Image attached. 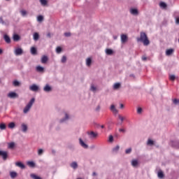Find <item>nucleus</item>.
I'll return each mask as SVG.
<instances>
[{"mask_svg":"<svg viewBox=\"0 0 179 179\" xmlns=\"http://www.w3.org/2000/svg\"><path fill=\"white\" fill-rule=\"evenodd\" d=\"M113 52H114L111 49H106V53L107 54V55H113Z\"/></svg>","mask_w":179,"mask_h":179,"instance_id":"obj_33","label":"nucleus"},{"mask_svg":"<svg viewBox=\"0 0 179 179\" xmlns=\"http://www.w3.org/2000/svg\"><path fill=\"white\" fill-rule=\"evenodd\" d=\"M137 113H138V114H141L142 113V108H138L137 109Z\"/></svg>","mask_w":179,"mask_h":179,"instance_id":"obj_53","label":"nucleus"},{"mask_svg":"<svg viewBox=\"0 0 179 179\" xmlns=\"http://www.w3.org/2000/svg\"><path fill=\"white\" fill-rule=\"evenodd\" d=\"M0 129H1L2 131L6 129V124H5L4 123L0 124Z\"/></svg>","mask_w":179,"mask_h":179,"instance_id":"obj_37","label":"nucleus"},{"mask_svg":"<svg viewBox=\"0 0 179 179\" xmlns=\"http://www.w3.org/2000/svg\"><path fill=\"white\" fill-rule=\"evenodd\" d=\"M15 166H17V167H20V169H22V170L26 169V166H24L23 164V163L20 162H17L15 163Z\"/></svg>","mask_w":179,"mask_h":179,"instance_id":"obj_10","label":"nucleus"},{"mask_svg":"<svg viewBox=\"0 0 179 179\" xmlns=\"http://www.w3.org/2000/svg\"><path fill=\"white\" fill-rule=\"evenodd\" d=\"M13 38L14 41H19L20 36L18 34H14Z\"/></svg>","mask_w":179,"mask_h":179,"instance_id":"obj_28","label":"nucleus"},{"mask_svg":"<svg viewBox=\"0 0 179 179\" xmlns=\"http://www.w3.org/2000/svg\"><path fill=\"white\" fill-rule=\"evenodd\" d=\"M67 120H69V115L68 113H65L64 118L62 119L60 122H65V121H67Z\"/></svg>","mask_w":179,"mask_h":179,"instance_id":"obj_23","label":"nucleus"},{"mask_svg":"<svg viewBox=\"0 0 179 179\" xmlns=\"http://www.w3.org/2000/svg\"><path fill=\"white\" fill-rule=\"evenodd\" d=\"M3 51H2V49H0V55L1 54H2Z\"/></svg>","mask_w":179,"mask_h":179,"instance_id":"obj_61","label":"nucleus"},{"mask_svg":"<svg viewBox=\"0 0 179 179\" xmlns=\"http://www.w3.org/2000/svg\"><path fill=\"white\" fill-rule=\"evenodd\" d=\"M120 108H124V104L122 103L120 104Z\"/></svg>","mask_w":179,"mask_h":179,"instance_id":"obj_59","label":"nucleus"},{"mask_svg":"<svg viewBox=\"0 0 179 179\" xmlns=\"http://www.w3.org/2000/svg\"><path fill=\"white\" fill-rule=\"evenodd\" d=\"M65 37H71V32H66L64 33Z\"/></svg>","mask_w":179,"mask_h":179,"instance_id":"obj_50","label":"nucleus"},{"mask_svg":"<svg viewBox=\"0 0 179 179\" xmlns=\"http://www.w3.org/2000/svg\"><path fill=\"white\" fill-rule=\"evenodd\" d=\"M118 118L122 122L124 121V117L121 116L120 115H118Z\"/></svg>","mask_w":179,"mask_h":179,"instance_id":"obj_52","label":"nucleus"},{"mask_svg":"<svg viewBox=\"0 0 179 179\" xmlns=\"http://www.w3.org/2000/svg\"><path fill=\"white\" fill-rule=\"evenodd\" d=\"M31 54H32L33 55H36V54H37V49H36V48L32 47L31 48Z\"/></svg>","mask_w":179,"mask_h":179,"instance_id":"obj_30","label":"nucleus"},{"mask_svg":"<svg viewBox=\"0 0 179 179\" xmlns=\"http://www.w3.org/2000/svg\"><path fill=\"white\" fill-rule=\"evenodd\" d=\"M173 146H176V148H179V141H174L173 143Z\"/></svg>","mask_w":179,"mask_h":179,"instance_id":"obj_46","label":"nucleus"},{"mask_svg":"<svg viewBox=\"0 0 179 179\" xmlns=\"http://www.w3.org/2000/svg\"><path fill=\"white\" fill-rule=\"evenodd\" d=\"M13 86H19L20 85V83L17 80H14L13 83Z\"/></svg>","mask_w":179,"mask_h":179,"instance_id":"obj_43","label":"nucleus"},{"mask_svg":"<svg viewBox=\"0 0 179 179\" xmlns=\"http://www.w3.org/2000/svg\"><path fill=\"white\" fill-rule=\"evenodd\" d=\"M15 142H11V143H8V149H15Z\"/></svg>","mask_w":179,"mask_h":179,"instance_id":"obj_18","label":"nucleus"},{"mask_svg":"<svg viewBox=\"0 0 179 179\" xmlns=\"http://www.w3.org/2000/svg\"><path fill=\"white\" fill-rule=\"evenodd\" d=\"M36 72L43 73L44 72V67L41 66H37L36 68Z\"/></svg>","mask_w":179,"mask_h":179,"instance_id":"obj_16","label":"nucleus"},{"mask_svg":"<svg viewBox=\"0 0 179 179\" xmlns=\"http://www.w3.org/2000/svg\"><path fill=\"white\" fill-rule=\"evenodd\" d=\"M47 61H48V57L45 55L43 56L41 58V63L42 64H47Z\"/></svg>","mask_w":179,"mask_h":179,"instance_id":"obj_20","label":"nucleus"},{"mask_svg":"<svg viewBox=\"0 0 179 179\" xmlns=\"http://www.w3.org/2000/svg\"><path fill=\"white\" fill-rule=\"evenodd\" d=\"M108 141H109V142H113V141H114V137L112 135L109 136Z\"/></svg>","mask_w":179,"mask_h":179,"instance_id":"obj_51","label":"nucleus"},{"mask_svg":"<svg viewBox=\"0 0 179 179\" xmlns=\"http://www.w3.org/2000/svg\"><path fill=\"white\" fill-rule=\"evenodd\" d=\"M15 55H22L23 54V49L20 48H17L14 51Z\"/></svg>","mask_w":179,"mask_h":179,"instance_id":"obj_5","label":"nucleus"},{"mask_svg":"<svg viewBox=\"0 0 179 179\" xmlns=\"http://www.w3.org/2000/svg\"><path fill=\"white\" fill-rule=\"evenodd\" d=\"M0 156H1L3 160L8 159V152L0 150Z\"/></svg>","mask_w":179,"mask_h":179,"instance_id":"obj_4","label":"nucleus"},{"mask_svg":"<svg viewBox=\"0 0 179 179\" xmlns=\"http://www.w3.org/2000/svg\"><path fill=\"white\" fill-rule=\"evenodd\" d=\"M37 20L38 22H43V20H44V17H43V15H38L37 17Z\"/></svg>","mask_w":179,"mask_h":179,"instance_id":"obj_40","label":"nucleus"},{"mask_svg":"<svg viewBox=\"0 0 179 179\" xmlns=\"http://www.w3.org/2000/svg\"><path fill=\"white\" fill-rule=\"evenodd\" d=\"M20 13L22 16H26V15H27V11H26V10H21Z\"/></svg>","mask_w":179,"mask_h":179,"instance_id":"obj_41","label":"nucleus"},{"mask_svg":"<svg viewBox=\"0 0 179 179\" xmlns=\"http://www.w3.org/2000/svg\"><path fill=\"white\" fill-rule=\"evenodd\" d=\"M56 51H57V54H59V52H61V51H62V48L61 47H57L56 48Z\"/></svg>","mask_w":179,"mask_h":179,"instance_id":"obj_48","label":"nucleus"},{"mask_svg":"<svg viewBox=\"0 0 179 179\" xmlns=\"http://www.w3.org/2000/svg\"><path fill=\"white\" fill-rule=\"evenodd\" d=\"M43 90H44V92H51L52 88L50 87V86L48 84H47V85L44 87Z\"/></svg>","mask_w":179,"mask_h":179,"instance_id":"obj_17","label":"nucleus"},{"mask_svg":"<svg viewBox=\"0 0 179 179\" xmlns=\"http://www.w3.org/2000/svg\"><path fill=\"white\" fill-rule=\"evenodd\" d=\"M47 37H48L49 38H51V34L50 33H48L47 34Z\"/></svg>","mask_w":179,"mask_h":179,"instance_id":"obj_56","label":"nucleus"},{"mask_svg":"<svg viewBox=\"0 0 179 179\" xmlns=\"http://www.w3.org/2000/svg\"><path fill=\"white\" fill-rule=\"evenodd\" d=\"M173 104H178L179 105V99H175L173 100Z\"/></svg>","mask_w":179,"mask_h":179,"instance_id":"obj_49","label":"nucleus"},{"mask_svg":"<svg viewBox=\"0 0 179 179\" xmlns=\"http://www.w3.org/2000/svg\"><path fill=\"white\" fill-rule=\"evenodd\" d=\"M21 129H22V132H24V133L27 132V129H28L27 124H26L24 123L22 124Z\"/></svg>","mask_w":179,"mask_h":179,"instance_id":"obj_13","label":"nucleus"},{"mask_svg":"<svg viewBox=\"0 0 179 179\" xmlns=\"http://www.w3.org/2000/svg\"><path fill=\"white\" fill-rule=\"evenodd\" d=\"M132 152V148H129L125 150L126 155H129Z\"/></svg>","mask_w":179,"mask_h":179,"instance_id":"obj_42","label":"nucleus"},{"mask_svg":"<svg viewBox=\"0 0 179 179\" xmlns=\"http://www.w3.org/2000/svg\"><path fill=\"white\" fill-rule=\"evenodd\" d=\"M157 176L159 178H164V173L162 171H158Z\"/></svg>","mask_w":179,"mask_h":179,"instance_id":"obj_31","label":"nucleus"},{"mask_svg":"<svg viewBox=\"0 0 179 179\" xmlns=\"http://www.w3.org/2000/svg\"><path fill=\"white\" fill-rule=\"evenodd\" d=\"M121 87V83H116L113 85V89L114 90H117Z\"/></svg>","mask_w":179,"mask_h":179,"instance_id":"obj_19","label":"nucleus"},{"mask_svg":"<svg viewBox=\"0 0 179 179\" xmlns=\"http://www.w3.org/2000/svg\"><path fill=\"white\" fill-rule=\"evenodd\" d=\"M176 24H179V17H177V18H176Z\"/></svg>","mask_w":179,"mask_h":179,"instance_id":"obj_58","label":"nucleus"},{"mask_svg":"<svg viewBox=\"0 0 179 179\" xmlns=\"http://www.w3.org/2000/svg\"><path fill=\"white\" fill-rule=\"evenodd\" d=\"M130 13L131 15H134V16H136V15H138L139 11H138V9H136V8H131L130 9Z\"/></svg>","mask_w":179,"mask_h":179,"instance_id":"obj_9","label":"nucleus"},{"mask_svg":"<svg viewBox=\"0 0 179 179\" xmlns=\"http://www.w3.org/2000/svg\"><path fill=\"white\" fill-rule=\"evenodd\" d=\"M91 92H95L97 90V87L94 85L92 84L90 87Z\"/></svg>","mask_w":179,"mask_h":179,"instance_id":"obj_35","label":"nucleus"},{"mask_svg":"<svg viewBox=\"0 0 179 179\" xmlns=\"http://www.w3.org/2000/svg\"><path fill=\"white\" fill-rule=\"evenodd\" d=\"M38 38H40V35L38 34V33L35 32L34 34V41H38Z\"/></svg>","mask_w":179,"mask_h":179,"instance_id":"obj_27","label":"nucleus"},{"mask_svg":"<svg viewBox=\"0 0 179 179\" xmlns=\"http://www.w3.org/2000/svg\"><path fill=\"white\" fill-rule=\"evenodd\" d=\"M6 1H10V0H6Z\"/></svg>","mask_w":179,"mask_h":179,"instance_id":"obj_64","label":"nucleus"},{"mask_svg":"<svg viewBox=\"0 0 179 179\" xmlns=\"http://www.w3.org/2000/svg\"><path fill=\"white\" fill-rule=\"evenodd\" d=\"M159 6L162 8V9H166L167 8V4L163 1L159 3Z\"/></svg>","mask_w":179,"mask_h":179,"instance_id":"obj_26","label":"nucleus"},{"mask_svg":"<svg viewBox=\"0 0 179 179\" xmlns=\"http://www.w3.org/2000/svg\"><path fill=\"white\" fill-rule=\"evenodd\" d=\"M62 64H65V62H66V56H63L62 57Z\"/></svg>","mask_w":179,"mask_h":179,"instance_id":"obj_45","label":"nucleus"},{"mask_svg":"<svg viewBox=\"0 0 179 179\" xmlns=\"http://www.w3.org/2000/svg\"><path fill=\"white\" fill-rule=\"evenodd\" d=\"M92 176H96V172H94V173H92Z\"/></svg>","mask_w":179,"mask_h":179,"instance_id":"obj_62","label":"nucleus"},{"mask_svg":"<svg viewBox=\"0 0 179 179\" xmlns=\"http://www.w3.org/2000/svg\"><path fill=\"white\" fill-rule=\"evenodd\" d=\"M173 52H174V50L173 49H168L166 51V55L167 56H170L173 54Z\"/></svg>","mask_w":179,"mask_h":179,"instance_id":"obj_21","label":"nucleus"},{"mask_svg":"<svg viewBox=\"0 0 179 179\" xmlns=\"http://www.w3.org/2000/svg\"><path fill=\"white\" fill-rule=\"evenodd\" d=\"M137 41L143 43V45H149L150 44L148 35L145 32L140 33V37L137 38Z\"/></svg>","mask_w":179,"mask_h":179,"instance_id":"obj_1","label":"nucleus"},{"mask_svg":"<svg viewBox=\"0 0 179 179\" xmlns=\"http://www.w3.org/2000/svg\"><path fill=\"white\" fill-rule=\"evenodd\" d=\"M96 111H100V106H98L96 108Z\"/></svg>","mask_w":179,"mask_h":179,"instance_id":"obj_55","label":"nucleus"},{"mask_svg":"<svg viewBox=\"0 0 179 179\" xmlns=\"http://www.w3.org/2000/svg\"><path fill=\"white\" fill-rule=\"evenodd\" d=\"M36 99H34V98H32L29 102L28 103V104L24 107V110H23V113L24 114H27L28 111H30V108H31V107L33 106V104H34V101Z\"/></svg>","mask_w":179,"mask_h":179,"instance_id":"obj_2","label":"nucleus"},{"mask_svg":"<svg viewBox=\"0 0 179 179\" xmlns=\"http://www.w3.org/2000/svg\"><path fill=\"white\" fill-rule=\"evenodd\" d=\"M27 166H29V167H36V163H34V162L33 161H29L27 163Z\"/></svg>","mask_w":179,"mask_h":179,"instance_id":"obj_24","label":"nucleus"},{"mask_svg":"<svg viewBox=\"0 0 179 179\" xmlns=\"http://www.w3.org/2000/svg\"><path fill=\"white\" fill-rule=\"evenodd\" d=\"M128 40V36L125 34H122L121 35V41L124 44V43H127Z\"/></svg>","mask_w":179,"mask_h":179,"instance_id":"obj_11","label":"nucleus"},{"mask_svg":"<svg viewBox=\"0 0 179 179\" xmlns=\"http://www.w3.org/2000/svg\"><path fill=\"white\" fill-rule=\"evenodd\" d=\"M3 39L7 44H10V37L9 36L4 34Z\"/></svg>","mask_w":179,"mask_h":179,"instance_id":"obj_15","label":"nucleus"},{"mask_svg":"<svg viewBox=\"0 0 179 179\" xmlns=\"http://www.w3.org/2000/svg\"><path fill=\"white\" fill-rule=\"evenodd\" d=\"M30 176L33 178V179H41V178H40V176H37L36 175H35L34 173H31L30 175Z\"/></svg>","mask_w":179,"mask_h":179,"instance_id":"obj_39","label":"nucleus"},{"mask_svg":"<svg viewBox=\"0 0 179 179\" xmlns=\"http://www.w3.org/2000/svg\"><path fill=\"white\" fill-rule=\"evenodd\" d=\"M79 144L84 149H87V148H89V145H87V144H85V141H83V140H82V138H79Z\"/></svg>","mask_w":179,"mask_h":179,"instance_id":"obj_7","label":"nucleus"},{"mask_svg":"<svg viewBox=\"0 0 179 179\" xmlns=\"http://www.w3.org/2000/svg\"><path fill=\"white\" fill-rule=\"evenodd\" d=\"M40 2L41 3L42 6H47V3H48L47 0H40Z\"/></svg>","mask_w":179,"mask_h":179,"instance_id":"obj_38","label":"nucleus"},{"mask_svg":"<svg viewBox=\"0 0 179 179\" xmlns=\"http://www.w3.org/2000/svg\"><path fill=\"white\" fill-rule=\"evenodd\" d=\"M119 131L120 132H125V129H120Z\"/></svg>","mask_w":179,"mask_h":179,"instance_id":"obj_57","label":"nucleus"},{"mask_svg":"<svg viewBox=\"0 0 179 179\" xmlns=\"http://www.w3.org/2000/svg\"><path fill=\"white\" fill-rule=\"evenodd\" d=\"M147 145L148 146H153V145H155V141H153L152 139H148L147 142Z\"/></svg>","mask_w":179,"mask_h":179,"instance_id":"obj_29","label":"nucleus"},{"mask_svg":"<svg viewBox=\"0 0 179 179\" xmlns=\"http://www.w3.org/2000/svg\"><path fill=\"white\" fill-rule=\"evenodd\" d=\"M118 150H120V145H116L113 148V153H118Z\"/></svg>","mask_w":179,"mask_h":179,"instance_id":"obj_32","label":"nucleus"},{"mask_svg":"<svg viewBox=\"0 0 179 179\" xmlns=\"http://www.w3.org/2000/svg\"><path fill=\"white\" fill-rule=\"evenodd\" d=\"M147 59H148V58L146 57H145V56L142 57V60L143 61H146Z\"/></svg>","mask_w":179,"mask_h":179,"instance_id":"obj_54","label":"nucleus"},{"mask_svg":"<svg viewBox=\"0 0 179 179\" xmlns=\"http://www.w3.org/2000/svg\"><path fill=\"white\" fill-rule=\"evenodd\" d=\"M30 90H31L32 92H37V90H38V86H37L36 85H32L29 87Z\"/></svg>","mask_w":179,"mask_h":179,"instance_id":"obj_12","label":"nucleus"},{"mask_svg":"<svg viewBox=\"0 0 179 179\" xmlns=\"http://www.w3.org/2000/svg\"><path fill=\"white\" fill-rule=\"evenodd\" d=\"M169 80H176V76H174V75H170L169 76Z\"/></svg>","mask_w":179,"mask_h":179,"instance_id":"obj_44","label":"nucleus"},{"mask_svg":"<svg viewBox=\"0 0 179 179\" xmlns=\"http://www.w3.org/2000/svg\"><path fill=\"white\" fill-rule=\"evenodd\" d=\"M131 166L133 167H138V166H139V162L138 161V159H133L131 161Z\"/></svg>","mask_w":179,"mask_h":179,"instance_id":"obj_14","label":"nucleus"},{"mask_svg":"<svg viewBox=\"0 0 179 179\" xmlns=\"http://www.w3.org/2000/svg\"><path fill=\"white\" fill-rule=\"evenodd\" d=\"M87 134L88 135L90 139H96V138L99 136V133L93 131H87Z\"/></svg>","mask_w":179,"mask_h":179,"instance_id":"obj_3","label":"nucleus"},{"mask_svg":"<svg viewBox=\"0 0 179 179\" xmlns=\"http://www.w3.org/2000/svg\"><path fill=\"white\" fill-rule=\"evenodd\" d=\"M70 166L74 170H76V169H78V163L76 162H72Z\"/></svg>","mask_w":179,"mask_h":179,"instance_id":"obj_22","label":"nucleus"},{"mask_svg":"<svg viewBox=\"0 0 179 179\" xmlns=\"http://www.w3.org/2000/svg\"><path fill=\"white\" fill-rule=\"evenodd\" d=\"M115 40H117V37H115Z\"/></svg>","mask_w":179,"mask_h":179,"instance_id":"obj_63","label":"nucleus"},{"mask_svg":"<svg viewBox=\"0 0 179 179\" xmlns=\"http://www.w3.org/2000/svg\"><path fill=\"white\" fill-rule=\"evenodd\" d=\"M15 127V122H10L8 124V128H10V129H13Z\"/></svg>","mask_w":179,"mask_h":179,"instance_id":"obj_36","label":"nucleus"},{"mask_svg":"<svg viewBox=\"0 0 179 179\" xmlns=\"http://www.w3.org/2000/svg\"><path fill=\"white\" fill-rule=\"evenodd\" d=\"M110 110L113 112V114H118V110H117V108H115V105H111L110 107Z\"/></svg>","mask_w":179,"mask_h":179,"instance_id":"obj_8","label":"nucleus"},{"mask_svg":"<svg viewBox=\"0 0 179 179\" xmlns=\"http://www.w3.org/2000/svg\"><path fill=\"white\" fill-rule=\"evenodd\" d=\"M101 128H102V129H103L105 128V126L102 124V125H101Z\"/></svg>","mask_w":179,"mask_h":179,"instance_id":"obj_60","label":"nucleus"},{"mask_svg":"<svg viewBox=\"0 0 179 179\" xmlns=\"http://www.w3.org/2000/svg\"><path fill=\"white\" fill-rule=\"evenodd\" d=\"M10 176L11 177V178H16L17 177V173L15 172V171H11L10 172Z\"/></svg>","mask_w":179,"mask_h":179,"instance_id":"obj_25","label":"nucleus"},{"mask_svg":"<svg viewBox=\"0 0 179 179\" xmlns=\"http://www.w3.org/2000/svg\"><path fill=\"white\" fill-rule=\"evenodd\" d=\"M8 97L10 99H16L17 97H19V95L16 92H11L8 94Z\"/></svg>","mask_w":179,"mask_h":179,"instance_id":"obj_6","label":"nucleus"},{"mask_svg":"<svg viewBox=\"0 0 179 179\" xmlns=\"http://www.w3.org/2000/svg\"><path fill=\"white\" fill-rule=\"evenodd\" d=\"M43 152H44V150H43V149H39V150H38V155L39 156H41V155H43Z\"/></svg>","mask_w":179,"mask_h":179,"instance_id":"obj_47","label":"nucleus"},{"mask_svg":"<svg viewBox=\"0 0 179 179\" xmlns=\"http://www.w3.org/2000/svg\"><path fill=\"white\" fill-rule=\"evenodd\" d=\"M86 64L87 66H90L92 65V58H87L86 60Z\"/></svg>","mask_w":179,"mask_h":179,"instance_id":"obj_34","label":"nucleus"}]
</instances>
